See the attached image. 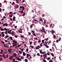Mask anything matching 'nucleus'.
I'll return each instance as SVG.
<instances>
[{
	"instance_id": "nucleus-4",
	"label": "nucleus",
	"mask_w": 62,
	"mask_h": 62,
	"mask_svg": "<svg viewBox=\"0 0 62 62\" xmlns=\"http://www.w3.org/2000/svg\"><path fill=\"white\" fill-rule=\"evenodd\" d=\"M41 48V47H40V46H39L38 45V46L36 47V50H38V49H39V48Z\"/></svg>"
},
{
	"instance_id": "nucleus-23",
	"label": "nucleus",
	"mask_w": 62,
	"mask_h": 62,
	"mask_svg": "<svg viewBox=\"0 0 62 62\" xmlns=\"http://www.w3.org/2000/svg\"><path fill=\"white\" fill-rule=\"evenodd\" d=\"M18 31L20 33H23V31H21L19 30H18Z\"/></svg>"
},
{
	"instance_id": "nucleus-44",
	"label": "nucleus",
	"mask_w": 62,
	"mask_h": 62,
	"mask_svg": "<svg viewBox=\"0 0 62 62\" xmlns=\"http://www.w3.org/2000/svg\"><path fill=\"white\" fill-rule=\"evenodd\" d=\"M45 53H46V52L45 51H44V52H42V54H45Z\"/></svg>"
},
{
	"instance_id": "nucleus-63",
	"label": "nucleus",
	"mask_w": 62,
	"mask_h": 62,
	"mask_svg": "<svg viewBox=\"0 0 62 62\" xmlns=\"http://www.w3.org/2000/svg\"><path fill=\"white\" fill-rule=\"evenodd\" d=\"M23 8V7H22V6H20V8Z\"/></svg>"
},
{
	"instance_id": "nucleus-16",
	"label": "nucleus",
	"mask_w": 62,
	"mask_h": 62,
	"mask_svg": "<svg viewBox=\"0 0 62 62\" xmlns=\"http://www.w3.org/2000/svg\"><path fill=\"white\" fill-rule=\"evenodd\" d=\"M20 36L21 37V38H24V36H23L22 35L20 34Z\"/></svg>"
},
{
	"instance_id": "nucleus-43",
	"label": "nucleus",
	"mask_w": 62,
	"mask_h": 62,
	"mask_svg": "<svg viewBox=\"0 0 62 62\" xmlns=\"http://www.w3.org/2000/svg\"><path fill=\"white\" fill-rule=\"evenodd\" d=\"M1 7H2V3H0V7L1 8Z\"/></svg>"
},
{
	"instance_id": "nucleus-35",
	"label": "nucleus",
	"mask_w": 62,
	"mask_h": 62,
	"mask_svg": "<svg viewBox=\"0 0 62 62\" xmlns=\"http://www.w3.org/2000/svg\"><path fill=\"white\" fill-rule=\"evenodd\" d=\"M18 52H19V53L20 54H22V52L18 50Z\"/></svg>"
},
{
	"instance_id": "nucleus-14",
	"label": "nucleus",
	"mask_w": 62,
	"mask_h": 62,
	"mask_svg": "<svg viewBox=\"0 0 62 62\" xmlns=\"http://www.w3.org/2000/svg\"><path fill=\"white\" fill-rule=\"evenodd\" d=\"M13 58V56H11L10 58H9V59L10 60H12V59Z\"/></svg>"
},
{
	"instance_id": "nucleus-1",
	"label": "nucleus",
	"mask_w": 62,
	"mask_h": 62,
	"mask_svg": "<svg viewBox=\"0 0 62 62\" xmlns=\"http://www.w3.org/2000/svg\"><path fill=\"white\" fill-rule=\"evenodd\" d=\"M47 55L46 54V53H45V54H43V57L44 59H46V58L47 57Z\"/></svg>"
},
{
	"instance_id": "nucleus-50",
	"label": "nucleus",
	"mask_w": 62,
	"mask_h": 62,
	"mask_svg": "<svg viewBox=\"0 0 62 62\" xmlns=\"http://www.w3.org/2000/svg\"><path fill=\"white\" fill-rule=\"evenodd\" d=\"M34 39H35V40H38V38H34Z\"/></svg>"
},
{
	"instance_id": "nucleus-59",
	"label": "nucleus",
	"mask_w": 62,
	"mask_h": 62,
	"mask_svg": "<svg viewBox=\"0 0 62 62\" xmlns=\"http://www.w3.org/2000/svg\"><path fill=\"white\" fill-rule=\"evenodd\" d=\"M26 52H28V48H27L26 49Z\"/></svg>"
},
{
	"instance_id": "nucleus-54",
	"label": "nucleus",
	"mask_w": 62,
	"mask_h": 62,
	"mask_svg": "<svg viewBox=\"0 0 62 62\" xmlns=\"http://www.w3.org/2000/svg\"><path fill=\"white\" fill-rule=\"evenodd\" d=\"M21 46V45H18L17 46V47H20Z\"/></svg>"
},
{
	"instance_id": "nucleus-32",
	"label": "nucleus",
	"mask_w": 62,
	"mask_h": 62,
	"mask_svg": "<svg viewBox=\"0 0 62 62\" xmlns=\"http://www.w3.org/2000/svg\"><path fill=\"white\" fill-rule=\"evenodd\" d=\"M20 11L21 13H22V14H23V10H22Z\"/></svg>"
},
{
	"instance_id": "nucleus-36",
	"label": "nucleus",
	"mask_w": 62,
	"mask_h": 62,
	"mask_svg": "<svg viewBox=\"0 0 62 62\" xmlns=\"http://www.w3.org/2000/svg\"><path fill=\"white\" fill-rule=\"evenodd\" d=\"M40 54H42V51H41V50H40Z\"/></svg>"
},
{
	"instance_id": "nucleus-26",
	"label": "nucleus",
	"mask_w": 62,
	"mask_h": 62,
	"mask_svg": "<svg viewBox=\"0 0 62 62\" xmlns=\"http://www.w3.org/2000/svg\"><path fill=\"white\" fill-rule=\"evenodd\" d=\"M22 9L23 10H24V7L23 6L22 8Z\"/></svg>"
},
{
	"instance_id": "nucleus-45",
	"label": "nucleus",
	"mask_w": 62,
	"mask_h": 62,
	"mask_svg": "<svg viewBox=\"0 0 62 62\" xmlns=\"http://www.w3.org/2000/svg\"><path fill=\"white\" fill-rule=\"evenodd\" d=\"M52 25H53V24L51 23L50 25V27H51L52 26Z\"/></svg>"
},
{
	"instance_id": "nucleus-49",
	"label": "nucleus",
	"mask_w": 62,
	"mask_h": 62,
	"mask_svg": "<svg viewBox=\"0 0 62 62\" xmlns=\"http://www.w3.org/2000/svg\"><path fill=\"white\" fill-rule=\"evenodd\" d=\"M15 38H18V35H16V36H15Z\"/></svg>"
},
{
	"instance_id": "nucleus-22",
	"label": "nucleus",
	"mask_w": 62,
	"mask_h": 62,
	"mask_svg": "<svg viewBox=\"0 0 62 62\" xmlns=\"http://www.w3.org/2000/svg\"><path fill=\"white\" fill-rule=\"evenodd\" d=\"M16 3H19V1L18 0H16Z\"/></svg>"
},
{
	"instance_id": "nucleus-18",
	"label": "nucleus",
	"mask_w": 62,
	"mask_h": 62,
	"mask_svg": "<svg viewBox=\"0 0 62 62\" xmlns=\"http://www.w3.org/2000/svg\"><path fill=\"white\" fill-rule=\"evenodd\" d=\"M8 37H9V36L8 35H6V37L5 38V39H7Z\"/></svg>"
},
{
	"instance_id": "nucleus-47",
	"label": "nucleus",
	"mask_w": 62,
	"mask_h": 62,
	"mask_svg": "<svg viewBox=\"0 0 62 62\" xmlns=\"http://www.w3.org/2000/svg\"><path fill=\"white\" fill-rule=\"evenodd\" d=\"M40 54L39 53H37V55H38V56H40V55H39Z\"/></svg>"
},
{
	"instance_id": "nucleus-25",
	"label": "nucleus",
	"mask_w": 62,
	"mask_h": 62,
	"mask_svg": "<svg viewBox=\"0 0 62 62\" xmlns=\"http://www.w3.org/2000/svg\"><path fill=\"white\" fill-rule=\"evenodd\" d=\"M15 4H16V3H15V2H13L12 3V5H15Z\"/></svg>"
},
{
	"instance_id": "nucleus-21",
	"label": "nucleus",
	"mask_w": 62,
	"mask_h": 62,
	"mask_svg": "<svg viewBox=\"0 0 62 62\" xmlns=\"http://www.w3.org/2000/svg\"><path fill=\"white\" fill-rule=\"evenodd\" d=\"M51 55H52V56H53V57H54V54H53V53H51Z\"/></svg>"
},
{
	"instance_id": "nucleus-29",
	"label": "nucleus",
	"mask_w": 62,
	"mask_h": 62,
	"mask_svg": "<svg viewBox=\"0 0 62 62\" xmlns=\"http://www.w3.org/2000/svg\"><path fill=\"white\" fill-rule=\"evenodd\" d=\"M17 60H19V61H21L22 60L20 58H17Z\"/></svg>"
},
{
	"instance_id": "nucleus-38",
	"label": "nucleus",
	"mask_w": 62,
	"mask_h": 62,
	"mask_svg": "<svg viewBox=\"0 0 62 62\" xmlns=\"http://www.w3.org/2000/svg\"><path fill=\"white\" fill-rule=\"evenodd\" d=\"M4 30H5V31H7V30H8V29H7L6 28H5L4 29Z\"/></svg>"
},
{
	"instance_id": "nucleus-58",
	"label": "nucleus",
	"mask_w": 62,
	"mask_h": 62,
	"mask_svg": "<svg viewBox=\"0 0 62 62\" xmlns=\"http://www.w3.org/2000/svg\"><path fill=\"white\" fill-rule=\"evenodd\" d=\"M1 42H2V43L3 44H4V43H5L4 42H3L2 41H1Z\"/></svg>"
},
{
	"instance_id": "nucleus-15",
	"label": "nucleus",
	"mask_w": 62,
	"mask_h": 62,
	"mask_svg": "<svg viewBox=\"0 0 62 62\" xmlns=\"http://www.w3.org/2000/svg\"><path fill=\"white\" fill-rule=\"evenodd\" d=\"M0 30H1V31H5V30H4V29L2 28H0Z\"/></svg>"
},
{
	"instance_id": "nucleus-56",
	"label": "nucleus",
	"mask_w": 62,
	"mask_h": 62,
	"mask_svg": "<svg viewBox=\"0 0 62 62\" xmlns=\"http://www.w3.org/2000/svg\"><path fill=\"white\" fill-rule=\"evenodd\" d=\"M30 45H31L32 44V42L31 41L30 42Z\"/></svg>"
},
{
	"instance_id": "nucleus-34",
	"label": "nucleus",
	"mask_w": 62,
	"mask_h": 62,
	"mask_svg": "<svg viewBox=\"0 0 62 62\" xmlns=\"http://www.w3.org/2000/svg\"><path fill=\"white\" fill-rule=\"evenodd\" d=\"M21 50V52H23V49L20 48Z\"/></svg>"
},
{
	"instance_id": "nucleus-60",
	"label": "nucleus",
	"mask_w": 62,
	"mask_h": 62,
	"mask_svg": "<svg viewBox=\"0 0 62 62\" xmlns=\"http://www.w3.org/2000/svg\"><path fill=\"white\" fill-rule=\"evenodd\" d=\"M60 39H59V41H60L61 39V38H60Z\"/></svg>"
},
{
	"instance_id": "nucleus-2",
	"label": "nucleus",
	"mask_w": 62,
	"mask_h": 62,
	"mask_svg": "<svg viewBox=\"0 0 62 62\" xmlns=\"http://www.w3.org/2000/svg\"><path fill=\"white\" fill-rule=\"evenodd\" d=\"M0 34H1V36H2V37H4V36L5 35L4 34V32H0Z\"/></svg>"
},
{
	"instance_id": "nucleus-12",
	"label": "nucleus",
	"mask_w": 62,
	"mask_h": 62,
	"mask_svg": "<svg viewBox=\"0 0 62 62\" xmlns=\"http://www.w3.org/2000/svg\"><path fill=\"white\" fill-rule=\"evenodd\" d=\"M23 56H25L26 55V54H25V53L24 52H23Z\"/></svg>"
},
{
	"instance_id": "nucleus-19",
	"label": "nucleus",
	"mask_w": 62,
	"mask_h": 62,
	"mask_svg": "<svg viewBox=\"0 0 62 62\" xmlns=\"http://www.w3.org/2000/svg\"><path fill=\"white\" fill-rule=\"evenodd\" d=\"M30 28L31 29H32V28H33V25L32 24L31 25H30Z\"/></svg>"
},
{
	"instance_id": "nucleus-31",
	"label": "nucleus",
	"mask_w": 62,
	"mask_h": 62,
	"mask_svg": "<svg viewBox=\"0 0 62 62\" xmlns=\"http://www.w3.org/2000/svg\"><path fill=\"white\" fill-rule=\"evenodd\" d=\"M42 29L43 30H45V28H44V27H42Z\"/></svg>"
},
{
	"instance_id": "nucleus-64",
	"label": "nucleus",
	"mask_w": 62,
	"mask_h": 62,
	"mask_svg": "<svg viewBox=\"0 0 62 62\" xmlns=\"http://www.w3.org/2000/svg\"><path fill=\"white\" fill-rule=\"evenodd\" d=\"M52 34H54V31L53 30L52 31Z\"/></svg>"
},
{
	"instance_id": "nucleus-61",
	"label": "nucleus",
	"mask_w": 62,
	"mask_h": 62,
	"mask_svg": "<svg viewBox=\"0 0 62 62\" xmlns=\"http://www.w3.org/2000/svg\"><path fill=\"white\" fill-rule=\"evenodd\" d=\"M14 55L16 56V55H17V54H16V53H14Z\"/></svg>"
},
{
	"instance_id": "nucleus-30",
	"label": "nucleus",
	"mask_w": 62,
	"mask_h": 62,
	"mask_svg": "<svg viewBox=\"0 0 62 62\" xmlns=\"http://www.w3.org/2000/svg\"><path fill=\"white\" fill-rule=\"evenodd\" d=\"M30 47H31L32 49H33L34 48V46H32V45H31L30 46Z\"/></svg>"
},
{
	"instance_id": "nucleus-57",
	"label": "nucleus",
	"mask_w": 62,
	"mask_h": 62,
	"mask_svg": "<svg viewBox=\"0 0 62 62\" xmlns=\"http://www.w3.org/2000/svg\"><path fill=\"white\" fill-rule=\"evenodd\" d=\"M12 35H13V34H14V32H13V31H12Z\"/></svg>"
},
{
	"instance_id": "nucleus-51",
	"label": "nucleus",
	"mask_w": 62,
	"mask_h": 62,
	"mask_svg": "<svg viewBox=\"0 0 62 62\" xmlns=\"http://www.w3.org/2000/svg\"><path fill=\"white\" fill-rule=\"evenodd\" d=\"M42 42H43L44 43V40H43L42 41Z\"/></svg>"
},
{
	"instance_id": "nucleus-55",
	"label": "nucleus",
	"mask_w": 62,
	"mask_h": 62,
	"mask_svg": "<svg viewBox=\"0 0 62 62\" xmlns=\"http://www.w3.org/2000/svg\"><path fill=\"white\" fill-rule=\"evenodd\" d=\"M7 33H8V31H5V34H7Z\"/></svg>"
},
{
	"instance_id": "nucleus-39",
	"label": "nucleus",
	"mask_w": 62,
	"mask_h": 62,
	"mask_svg": "<svg viewBox=\"0 0 62 62\" xmlns=\"http://www.w3.org/2000/svg\"><path fill=\"white\" fill-rule=\"evenodd\" d=\"M47 59L48 60H49L50 59V58L49 57H48L47 58Z\"/></svg>"
},
{
	"instance_id": "nucleus-48",
	"label": "nucleus",
	"mask_w": 62,
	"mask_h": 62,
	"mask_svg": "<svg viewBox=\"0 0 62 62\" xmlns=\"http://www.w3.org/2000/svg\"><path fill=\"white\" fill-rule=\"evenodd\" d=\"M49 62H53V61L52 60H50L49 61Z\"/></svg>"
},
{
	"instance_id": "nucleus-17",
	"label": "nucleus",
	"mask_w": 62,
	"mask_h": 62,
	"mask_svg": "<svg viewBox=\"0 0 62 62\" xmlns=\"http://www.w3.org/2000/svg\"><path fill=\"white\" fill-rule=\"evenodd\" d=\"M21 59H24V56H22L21 57Z\"/></svg>"
},
{
	"instance_id": "nucleus-9",
	"label": "nucleus",
	"mask_w": 62,
	"mask_h": 62,
	"mask_svg": "<svg viewBox=\"0 0 62 62\" xmlns=\"http://www.w3.org/2000/svg\"><path fill=\"white\" fill-rule=\"evenodd\" d=\"M13 42H14V43L15 44H17V41L14 40H13Z\"/></svg>"
},
{
	"instance_id": "nucleus-27",
	"label": "nucleus",
	"mask_w": 62,
	"mask_h": 62,
	"mask_svg": "<svg viewBox=\"0 0 62 62\" xmlns=\"http://www.w3.org/2000/svg\"><path fill=\"white\" fill-rule=\"evenodd\" d=\"M53 35L54 36L53 37V38H54V39H55V38H56V36L54 34Z\"/></svg>"
},
{
	"instance_id": "nucleus-28",
	"label": "nucleus",
	"mask_w": 62,
	"mask_h": 62,
	"mask_svg": "<svg viewBox=\"0 0 62 62\" xmlns=\"http://www.w3.org/2000/svg\"><path fill=\"white\" fill-rule=\"evenodd\" d=\"M43 32H44L45 34H46V31H45V30H43Z\"/></svg>"
},
{
	"instance_id": "nucleus-10",
	"label": "nucleus",
	"mask_w": 62,
	"mask_h": 62,
	"mask_svg": "<svg viewBox=\"0 0 62 62\" xmlns=\"http://www.w3.org/2000/svg\"><path fill=\"white\" fill-rule=\"evenodd\" d=\"M30 55L29 54H26V56L28 58V57H29V56H30Z\"/></svg>"
},
{
	"instance_id": "nucleus-41",
	"label": "nucleus",
	"mask_w": 62,
	"mask_h": 62,
	"mask_svg": "<svg viewBox=\"0 0 62 62\" xmlns=\"http://www.w3.org/2000/svg\"><path fill=\"white\" fill-rule=\"evenodd\" d=\"M3 60V59H2V57L0 58V61H2Z\"/></svg>"
},
{
	"instance_id": "nucleus-52",
	"label": "nucleus",
	"mask_w": 62,
	"mask_h": 62,
	"mask_svg": "<svg viewBox=\"0 0 62 62\" xmlns=\"http://www.w3.org/2000/svg\"><path fill=\"white\" fill-rule=\"evenodd\" d=\"M8 54H7L6 55V57H7V58H8Z\"/></svg>"
},
{
	"instance_id": "nucleus-3",
	"label": "nucleus",
	"mask_w": 62,
	"mask_h": 62,
	"mask_svg": "<svg viewBox=\"0 0 62 62\" xmlns=\"http://www.w3.org/2000/svg\"><path fill=\"white\" fill-rule=\"evenodd\" d=\"M44 45L45 47H46V48H49V46H47L48 45H47V44H46V43H44Z\"/></svg>"
},
{
	"instance_id": "nucleus-20",
	"label": "nucleus",
	"mask_w": 62,
	"mask_h": 62,
	"mask_svg": "<svg viewBox=\"0 0 62 62\" xmlns=\"http://www.w3.org/2000/svg\"><path fill=\"white\" fill-rule=\"evenodd\" d=\"M9 38L10 39V40H12L13 39L12 37H10Z\"/></svg>"
},
{
	"instance_id": "nucleus-6",
	"label": "nucleus",
	"mask_w": 62,
	"mask_h": 62,
	"mask_svg": "<svg viewBox=\"0 0 62 62\" xmlns=\"http://www.w3.org/2000/svg\"><path fill=\"white\" fill-rule=\"evenodd\" d=\"M13 62H18L16 61H15V59H13Z\"/></svg>"
},
{
	"instance_id": "nucleus-40",
	"label": "nucleus",
	"mask_w": 62,
	"mask_h": 62,
	"mask_svg": "<svg viewBox=\"0 0 62 62\" xmlns=\"http://www.w3.org/2000/svg\"><path fill=\"white\" fill-rule=\"evenodd\" d=\"M8 33L9 34H11V32L9 31H8Z\"/></svg>"
},
{
	"instance_id": "nucleus-46",
	"label": "nucleus",
	"mask_w": 62,
	"mask_h": 62,
	"mask_svg": "<svg viewBox=\"0 0 62 62\" xmlns=\"http://www.w3.org/2000/svg\"><path fill=\"white\" fill-rule=\"evenodd\" d=\"M43 61H44V62H46V61L45 59H43Z\"/></svg>"
},
{
	"instance_id": "nucleus-7",
	"label": "nucleus",
	"mask_w": 62,
	"mask_h": 62,
	"mask_svg": "<svg viewBox=\"0 0 62 62\" xmlns=\"http://www.w3.org/2000/svg\"><path fill=\"white\" fill-rule=\"evenodd\" d=\"M9 14L10 15V16H13V12H9Z\"/></svg>"
},
{
	"instance_id": "nucleus-62",
	"label": "nucleus",
	"mask_w": 62,
	"mask_h": 62,
	"mask_svg": "<svg viewBox=\"0 0 62 62\" xmlns=\"http://www.w3.org/2000/svg\"><path fill=\"white\" fill-rule=\"evenodd\" d=\"M4 47H7V46L6 45L4 44Z\"/></svg>"
},
{
	"instance_id": "nucleus-8",
	"label": "nucleus",
	"mask_w": 62,
	"mask_h": 62,
	"mask_svg": "<svg viewBox=\"0 0 62 62\" xmlns=\"http://www.w3.org/2000/svg\"><path fill=\"white\" fill-rule=\"evenodd\" d=\"M2 56L3 58H4V59H6V58H7L6 57V56H5V54H2Z\"/></svg>"
},
{
	"instance_id": "nucleus-24",
	"label": "nucleus",
	"mask_w": 62,
	"mask_h": 62,
	"mask_svg": "<svg viewBox=\"0 0 62 62\" xmlns=\"http://www.w3.org/2000/svg\"><path fill=\"white\" fill-rule=\"evenodd\" d=\"M25 62H28V60H27V59H25Z\"/></svg>"
},
{
	"instance_id": "nucleus-37",
	"label": "nucleus",
	"mask_w": 62,
	"mask_h": 62,
	"mask_svg": "<svg viewBox=\"0 0 62 62\" xmlns=\"http://www.w3.org/2000/svg\"><path fill=\"white\" fill-rule=\"evenodd\" d=\"M38 42L40 43V42H41V40L40 39L38 41Z\"/></svg>"
},
{
	"instance_id": "nucleus-13",
	"label": "nucleus",
	"mask_w": 62,
	"mask_h": 62,
	"mask_svg": "<svg viewBox=\"0 0 62 62\" xmlns=\"http://www.w3.org/2000/svg\"><path fill=\"white\" fill-rule=\"evenodd\" d=\"M42 22L44 24L46 23V20H44V22L43 21Z\"/></svg>"
},
{
	"instance_id": "nucleus-33",
	"label": "nucleus",
	"mask_w": 62,
	"mask_h": 62,
	"mask_svg": "<svg viewBox=\"0 0 62 62\" xmlns=\"http://www.w3.org/2000/svg\"><path fill=\"white\" fill-rule=\"evenodd\" d=\"M33 36H35V37H36L37 36V35H36V34H35V32L34 33H33Z\"/></svg>"
},
{
	"instance_id": "nucleus-5",
	"label": "nucleus",
	"mask_w": 62,
	"mask_h": 62,
	"mask_svg": "<svg viewBox=\"0 0 62 62\" xmlns=\"http://www.w3.org/2000/svg\"><path fill=\"white\" fill-rule=\"evenodd\" d=\"M19 7V6L18 5H15V6L14 7V8H18Z\"/></svg>"
},
{
	"instance_id": "nucleus-42",
	"label": "nucleus",
	"mask_w": 62,
	"mask_h": 62,
	"mask_svg": "<svg viewBox=\"0 0 62 62\" xmlns=\"http://www.w3.org/2000/svg\"><path fill=\"white\" fill-rule=\"evenodd\" d=\"M45 40L46 41H47L48 40V38H47L46 39H45Z\"/></svg>"
},
{
	"instance_id": "nucleus-11",
	"label": "nucleus",
	"mask_w": 62,
	"mask_h": 62,
	"mask_svg": "<svg viewBox=\"0 0 62 62\" xmlns=\"http://www.w3.org/2000/svg\"><path fill=\"white\" fill-rule=\"evenodd\" d=\"M8 25V24L7 23H6L5 24H4L3 25V26H7Z\"/></svg>"
},
{
	"instance_id": "nucleus-53",
	"label": "nucleus",
	"mask_w": 62,
	"mask_h": 62,
	"mask_svg": "<svg viewBox=\"0 0 62 62\" xmlns=\"http://www.w3.org/2000/svg\"><path fill=\"white\" fill-rule=\"evenodd\" d=\"M46 54H47L48 55H50V53H47Z\"/></svg>"
}]
</instances>
